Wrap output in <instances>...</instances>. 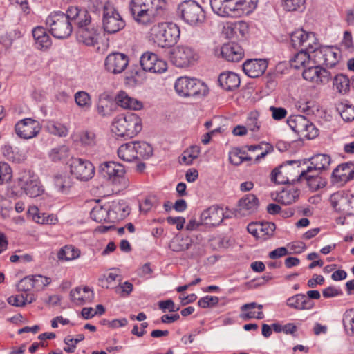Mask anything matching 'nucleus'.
Here are the masks:
<instances>
[{
  "mask_svg": "<svg viewBox=\"0 0 354 354\" xmlns=\"http://www.w3.org/2000/svg\"><path fill=\"white\" fill-rule=\"evenodd\" d=\"M166 6L165 0H131L129 10L137 23L147 26L164 15Z\"/></svg>",
  "mask_w": 354,
  "mask_h": 354,
  "instance_id": "obj_1",
  "label": "nucleus"
},
{
  "mask_svg": "<svg viewBox=\"0 0 354 354\" xmlns=\"http://www.w3.org/2000/svg\"><path fill=\"white\" fill-rule=\"evenodd\" d=\"M259 0H210L213 11L221 17L248 15L257 8Z\"/></svg>",
  "mask_w": 354,
  "mask_h": 354,
  "instance_id": "obj_2",
  "label": "nucleus"
},
{
  "mask_svg": "<svg viewBox=\"0 0 354 354\" xmlns=\"http://www.w3.org/2000/svg\"><path fill=\"white\" fill-rule=\"evenodd\" d=\"M150 38L158 46L169 48L177 43L180 38V28L172 22H161L150 29Z\"/></svg>",
  "mask_w": 354,
  "mask_h": 354,
  "instance_id": "obj_3",
  "label": "nucleus"
},
{
  "mask_svg": "<svg viewBox=\"0 0 354 354\" xmlns=\"http://www.w3.org/2000/svg\"><path fill=\"white\" fill-rule=\"evenodd\" d=\"M140 118L134 113L118 115L113 120L111 131L117 136L133 138L142 130Z\"/></svg>",
  "mask_w": 354,
  "mask_h": 354,
  "instance_id": "obj_4",
  "label": "nucleus"
},
{
  "mask_svg": "<svg viewBox=\"0 0 354 354\" xmlns=\"http://www.w3.org/2000/svg\"><path fill=\"white\" fill-rule=\"evenodd\" d=\"M174 88L178 95L183 97H202L209 91L207 86L203 82L187 76L178 78Z\"/></svg>",
  "mask_w": 354,
  "mask_h": 354,
  "instance_id": "obj_5",
  "label": "nucleus"
},
{
  "mask_svg": "<svg viewBox=\"0 0 354 354\" xmlns=\"http://www.w3.org/2000/svg\"><path fill=\"white\" fill-rule=\"evenodd\" d=\"M46 25L51 35L57 39L68 38L73 32L72 24L62 11L51 12L46 19Z\"/></svg>",
  "mask_w": 354,
  "mask_h": 354,
  "instance_id": "obj_6",
  "label": "nucleus"
},
{
  "mask_svg": "<svg viewBox=\"0 0 354 354\" xmlns=\"http://www.w3.org/2000/svg\"><path fill=\"white\" fill-rule=\"evenodd\" d=\"M100 169L113 185L118 187V190L129 187V181L123 165L115 161L104 162L100 165Z\"/></svg>",
  "mask_w": 354,
  "mask_h": 354,
  "instance_id": "obj_7",
  "label": "nucleus"
},
{
  "mask_svg": "<svg viewBox=\"0 0 354 354\" xmlns=\"http://www.w3.org/2000/svg\"><path fill=\"white\" fill-rule=\"evenodd\" d=\"M290 38L295 48L304 50L312 55L321 46L319 39L314 32H306L303 29H298L293 32Z\"/></svg>",
  "mask_w": 354,
  "mask_h": 354,
  "instance_id": "obj_8",
  "label": "nucleus"
},
{
  "mask_svg": "<svg viewBox=\"0 0 354 354\" xmlns=\"http://www.w3.org/2000/svg\"><path fill=\"white\" fill-rule=\"evenodd\" d=\"M178 12L181 18L190 25L201 24L205 19L203 9L195 1H183L178 7Z\"/></svg>",
  "mask_w": 354,
  "mask_h": 354,
  "instance_id": "obj_9",
  "label": "nucleus"
},
{
  "mask_svg": "<svg viewBox=\"0 0 354 354\" xmlns=\"http://www.w3.org/2000/svg\"><path fill=\"white\" fill-rule=\"evenodd\" d=\"M171 62L178 68H187L194 65L198 59L196 50L186 45L175 47L171 53Z\"/></svg>",
  "mask_w": 354,
  "mask_h": 354,
  "instance_id": "obj_10",
  "label": "nucleus"
},
{
  "mask_svg": "<svg viewBox=\"0 0 354 354\" xmlns=\"http://www.w3.org/2000/svg\"><path fill=\"white\" fill-rule=\"evenodd\" d=\"M102 23L104 31L110 34L115 33L125 26L124 21L109 2H106L103 7Z\"/></svg>",
  "mask_w": 354,
  "mask_h": 354,
  "instance_id": "obj_11",
  "label": "nucleus"
},
{
  "mask_svg": "<svg viewBox=\"0 0 354 354\" xmlns=\"http://www.w3.org/2000/svg\"><path fill=\"white\" fill-rule=\"evenodd\" d=\"M333 207L347 216L354 215V194L337 192L330 198Z\"/></svg>",
  "mask_w": 354,
  "mask_h": 354,
  "instance_id": "obj_12",
  "label": "nucleus"
},
{
  "mask_svg": "<svg viewBox=\"0 0 354 354\" xmlns=\"http://www.w3.org/2000/svg\"><path fill=\"white\" fill-rule=\"evenodd\" d=\"M312 57L313 64L333 68L339 62L340 55L337 48L321 46L315 53L313 54Z\"/></svg>",
  "mask_w": 354,
  "mask_h": 354,
  "instance_id": "obj_13",
  "label": "nucleus"
},
{
  "mask_svg": "<svg viewBox=\"0 0 354 354\" xmlns=\"http://www.w3.org/2000/svg\"><path fill=\"white\" fill-rule=\"evenodd\" d=\"M70 171L77 179L88 181L93 177L95 167L89 160L76 158L71 160Z\"/></svg>",
  "mask_w": 354,
  "mask_h": 354,
  "instance_id": "obj_14",
  "label": "nucleus"
},
{
  "mask_svg": "<svg viewBox=\"0 0 354 354\" xmlns=\"http://www.w3.org/2000/svg\"><path fill=\"white\" fill-rule=\"evenodd\" d=\"M287 124L294 132L302 134L308 138H313L317 136V129L303 115H297L289 117Z\"/></svg>",
  "mask_w": 354,
  "mask_h": 354,
  "instance_id": "obj_15",
  "label": "nucleus"
},
{
  "mask_svg": "<svg viewBox=\"0 0 354 354\" xmlns=\"http://www.w3.org/2000/svg\"><path fill=\"white\" fill-rule=\"evenodd\" d=\"M41 129L39 122L30 118L18 121L15 126V131L17 136L26 140L36 137Z\"/></svg>",
  "mask_w": 354,
  "mask_h": 354,
  "instance_id": "obj_16",
  "label": "nucleus"
},
{
  "mask_svg": "<svg viewBox=\"0 0 354 354\" xmlns=\"http://www.w3.org/2000/svg\"><path fill=\"white\" fill-rule=\"evenodd\" d=\"M140 63L142 68L147 72L162 73L167 69V62L151 52L143 53L140 57Z\"/></svg>",
  "mask_w": 354,
  "mask_h": 354,
  "instance_id": "obj_17",
  "label": "nucleus"
},
{
  "mask_svg": "<svg viewBox=\"0 0 354 354\" xmlns=\"http://www.w3.org/2000/svg\"><path fill=\"white\" fill-rule=\"evenodd\" d=\"M129 57L122 53H112L107 55L104 61L105 69L113 74L123 72L129 64Z\"/></svg>",
  "mask_w": 354,
  "mask_h": 354,
  "instance_id": "obj_18",
  "label": "nucleus"
},
{
  "mask_svg": "<svg viewBox=\"0 0 354 354\" xmlns=\"http://www.w3.org/2000/svg\"><path fill=\"white\" fill-rule=\"evenodd\" d=\"M100 35V27L92 23L77 31V40L87 46H94L98 44Z\"/></svg>",
  "mask_w": 354,
  "mask_h": 354,
  "instance_id": "obj_19",
  "label": "nucleus"
},
{
  "mask_svg": "<svg viewBox=\"0 0 354 354\" xmlns=\"http://www.w3.org/2000/svg\"><path fill=\"white\" fill-rule=\"evenodd\" d=\"M307 164L306 160H289L283 162L281 165L279 173L288 176L290 180L293 183L303 180V176H301L302 169H306L304 166Z\"/></svg>",
  "mask_w": 354,
  "mask_h": 354,
  "instance_id": "obj_20",
  "label": "nucleus"
},
{
  "mask_svg": "<svg viewBox=\"0 0 354 354\" xmlns=\"http://www.w3.org/2000/svg\"><path fill=\"white\" fill-rule=\"evenodd\" d=\"M300 189L294 185L290 184L281 191L272 194V198L284 205H289L295 203L299 197Z\"/></svg>",
  "mask_w": 354,
  "mask_h": 354,
  "instance_id": "obj_21",
  "label": "nucleus"
},
{
  "mask_svg": "<svg viewBox=\"0 0 354 354\" xmlns=\"http://www.w3.org/2000/svg\"><path fill=\"white\" fill-rule=\"evenodd\" d=\"M268 68V62L265 59H251L243 64L245 74L252 78L261 76Z\"/></svg>",
  "mask_w": 354,
  "mask_h": 354,
  "instance_id": "obj_22",
  "label": "nucleus"
},
{
  "mask_svg": "<svg viewBox=\"0 0 354 354\" xmlns=\"http://www.w3.org/2000/svg\"><path fill=\"white\" fill-rule=\"evenodd\" d=\"M335 183L344 185L354 178V163L349 162L339 165L332 173Z\"/></svg>",
  "mask_w": 354,
  "mask_h": 354,
  "instance_id": "obj_23",
  "label": "nucleus"
},
{
  "mask_svg": "<svg viewBox=\"0 0 354 354\" xmlns=\"http://www.w3.org/2000/svg\"><path fill=\"white\" fill-rule=\"evenodd\" d=\"M224 218L223 209L218 205H212L204 210L201 215V221L206 225L216 226Z\"/></svg>",
  "mask_w": 354,
  "mask_h": 354,
  "instance_id": "obj_24",
  "label": "nucleus"
},
{
  "mask_svg": "<svg viewBox=\"0 0 354 354\" xmlns=\"http://www.w3.org/2000/svg\"><path fill=\"white\" fill-rule=\"evenodd\" d=\"M259 206L258 198L253 194H248L239 201L237 211L241 215H249L257 212Z\"/></svg>",
  "mask_w": 354,
  "mask_h": 354,
  "instance_id": "obj_25",
  "label": "nucleus"
},
{
  "mask_svg": "<svg viewBox=\"0 0 354 354\" xmlns=\"http://www.w3.org/2000/svg\"><path fill=\"white\" fill-rule=\"evenodd\" d=\"M220 52L222 57L228 62H239L244 55L243 48L233 42L223 44Z\"/></svg>",
  "mask_w": 354,
  "mask_h": 354,
  "instance_id": "obj_26",
  "label": "nucleus"
},
{
  "mask_svg": "<svg viewBox=\"0 0 354 354\" xmlns=\"http://www.w3.org/2000/svg\"><path fill=\"white\" fill-rule=\"evenodd\" d=\"M110 207L111 223L125 218L130 213V208L123 200L114 201Z\"/></svg>",
  "mask_w": 354,
  "mask_h": 354,
  "instance_id": "obj_27",
  "label": "nucleus"
},
{
  "mask_svg": "<svg viewBox=\"0 0 354 354\" xmlns=\"http://www.w3.org/2000/svg\"><path fill=\"white\" fill-rule=\"evenodd\" d=\"M70 296L72 301L76 305H83L93 301L94 293L88 286L84 288L77 287L71 290Z\"/></svg>",
  "mask_w": 354,
  "mask_h": 354,
  "instance_id": "obj_28",
  "label": "nucleus"
},
{
  "mask_svg": "<svg viewBox=\"0 0 354 354\" xmlns=\"http://www.w3.org/2000/svg\"><path fill=\"white\" fill-rule=\"evenodd\" d=\"M32 33L38 49L46 50L50 48L52 45V40L44 27L37 26L34 28Z\"/></svg>",
  "mask_w": 354,
  "mask_h": 354,
  "instance_id": "obj_29",
  "label": "nucleus"
},
{
  "mask_svg": "<svg viewBox=\"0 0 354 354\" xmlns=\"http://www.w3.org/2000/svg\"><path fill=\"white\" fill-rule=\"evenodd\" d=\"M286 305L291 308L302 310L312 309L314 306V303L306 295L297 294L290 297L286 300Z\"/></svg>",
  "mask_w": 354,
  "mask_h": 354,
  "instance_id": "obj_30",
  "label": "nucleus"
},
{
  "mask_svg": "<svg viewBox=\"0 0 354 354\" xmlns=\"http://www.w3.org/2000/svg\"><path fill=\"white\" fill-rule=\"evenodd\" d=\"M117 104L126 109L140 110L143 107L141 101L130 97L125 91H120L115 97Z\"/></svg>",
  "mask_w": 354,
  "mask_h": 354,
  "instance_id": "obj_31",
  "label": "nucleus"
},
{
  "mask_svg": "<svg viewBox=\"0 0 354 354\" xmlns=\"http://www.w3.org/2000/svg\"><path fill=\"white\" fill-rule=\"evenodd\" d=\"M311 167H306L302 169V173L301 174L303 176V180H305L308 186L313 191H316L322 187H324L326 185V178L323 176H313L308 174L313 171Z\"/></svg>",
  "mask_w": 354,
  "mask_h": 354,
  "instance_id": "obj_32",
  "label": "nucleus"
},
{
  "mask_svg": "<svg viewBox=\"0 0 354 354\" xmlns=\"http://www.w3.org/2000/svg\"><path fill=\"white\" fill-rule=\"evenodd\" d=\"M218 81L220 86L226 91H232L238 88L241 82L239 75L230 71L222 73Z\"/></svg>",
  "mask_w": 354,
  "mask_h": 354,
  "instance_id": "obj_33",
  "label": "nucleus"
},
{
  "mask_svg": "<svg viewBox=\"0 0 354 354\" xmlns=\"http://www.w3.org/2000/svg\"><path fill=\"white\" fill-rule=\"evenodd\" d=\"M91 218L97 223H111L110 207L109 205L96 204L91 211Z\"/></svg>",
  "mask_w": 354,
  "mask_h": 354,
  "instance_id": "obj_34",
  "label": "nucleus"
},
{
  "mask_svg": "<svg viewBox=\"0 0 354 354\" xmlns=\"http://www.w3.org/2000/svg\"><path fill=\"white\" fill-rule=\"evenodd\" d=\"M331 158L330 156L326 154H317L310 159V165L306 167H311L313 171L327 170L330 165Z\"/></svg>",
  "mask_w": 354,
  "mask_h": 354,
  "instance_id": "obj_35",
  "label": "nucleus"
},
{
  "mask_svg": "<svg viewBox=\"0 0 354 354\" xmlns=\"http://www.w3.org/2000/svg\"><path fill=\"white\" fill-rule=\"evenodd\" d=\"M134 142L122 144L117 151L120 159L125 162H132L137 159Z\"/></svg>",
  "mask_w": 354,
  "mask_h": 354,
  "instance_id": "obj_36",
  "label": "nucleus"
},
{
  "mask_svg": "<svg viewBox=\"0 0 354 354\" xmlns=\"http://www.w3.org/2000/svg\"><path fill=\"white\" fill-rule=\"evenodd\" d=\"M311 62H313L312 55L304 51V50H299V51L290 59L291 66L296 69L305 68L307 65L310 64Z\"/></svg>",
  "mask_w": 354,
  "mask_h": 354,
  "instance_id": "obj_37",
  "label": "nucleus"
},
{
  "mask_svg": "<svg viewBox=\"0 0 354 354\" xmlns=\"http://www.w3.org/2000/svg\"><path fill=\"white\" fill-rule=\"evenodd\" d=\"M335 107L344 121L351 122L354 120V105L348 100H344L337 102Z\"/></svg>",
  "mask_w": 354,
  "mask_h": 354,
  "instance_id": "obj_38",
  "label": "nucleus"
},
{
  "mask_svg": "<svg viewBox=\"0 0 354 354\" xmlns=\"http://www.w3.org/2000/svg\"><path fill=\"white\" fill-rule=\"evenodd\" d=\"M252 158L248 156L245 150L234 147L229 152V160L231 164L238 166L244 161L251 160Z\"/></svg>",
  "mask_w": 354,
  "mask_h": 354,
  "instance_id": "obj_39",
  "label": "nucleus"
},
{
  "mask_svg": "<svg viewBox=\"0 0 354 354\" xmlns=\"http://www.w3.org/2000/svg\"><path fill=\"white\" fill-rule=\"evenodd\" d=\"M46 129L49 133L58 137H66L69 132L65 124L55 120L48 121Z\"/></svg>",
  "mask_w": 354,
  "mask_h": 354,
  "instance_id": "obj_40",
  "label": "nucleus"
},
{
  "mask_svg": "<svg viewBox=\"0 0 354 354\" xmlns=\"http://www.w3.org/2000/svg\"><path fill=\"white\" fill-rule=\"evenodd\" d=\"M333 88L339 93L346 94L350 90V80L346 75L338 74L333 81Z\"/></svg>",
  "mask_w": 354,
  "mask_h": 354,
  "instance_id": "obj_41",
  "label": "nucleus"
},
{
  "mask_svg": "<svg viewBox=\"0 0 354 354\" xmlns=\"http://www.w3.org/2000/svg\"><path fill=\"white\" fill-rule=\"evenodd\" d=\"M191 244L192 241L188 237L176 236L171 240L169 248L174 252H180L189 249Z\"/></svg>",
  "mask_w": 354,
  "mask_h": 354,
  "instance_id": "obj_42",
  "label": "nucleus"
},
{
  "mask_svg": "<svg viewBox=\"0 0 354 354\" xmlns=\"http://www.w3.org/2000/svg\"><path fill=\"white\" fill-rule=\"evenodd\" d=\"M74 100L78 107L84 111H88L92 104L91 95L86 91H80L75 93Z\"/></svg>",
  "mask_w": 354,
  "mask_h": 354,
  "instance_id": "obj_43",
  "label": "nucleus"
},
{
  "mask_svg": "<svg viewBox=\"0 0 354 354\" xmlns=\"http://www.w3.org/2000/svg\"><path fill=\"white\" fill-rule=\"evenodd\" d=\"M109 95L102 93L99 97V101L96 106L97 113L102 117H109L111 115V109L109 105Z\"/></svg>",
  "mask_w": 354,
  "mask_h": 354,
  "instance_id": "obj_44",
  "label": "nucleus"
},
{
  "mask_svg": "<svg viewBox=\"0 0 354 354\" xmlns=\"http://www.w3.org/2000/svg\"><path fill=\"white\" fill-rule=\"evenodd\" d=\"M80 251L73 245H66L58 252L57 257L62 261H71L80 257Z\"/></svg>",
  "mask_w": 354,
  "mask_h": 354,
  "instance_id": "obj_45",
  "label": "nucleus"
},
{
  "mask_svg": "<svg viewBox=\"0 0 354 354\" xmlns=\"http://www.w3.org/2000/svg\"><path fill=\"white\" fill-rule=\"evenodd\" d=\"M137 159H148L153 154L152 147L145 142H134Z\"/></svg>",
  "mask_w": 354,
  "mask_h": 354,
  "instance_id": "obj_46",
  "label": "nucleus"
},
{
  "mask_svg": "<svg viewBox=\"0 0 354 354\" xmlns=\"http://www.w3.org/2000/svg\"><path fill=\"white\" fill-rule=\"evenodd\" d=\"M276 226L274 223L261 222L260 230L259 232V240L263 241L271 238L274 235Z\"/></svg>",
  "mask_w": 354,
  "mask_h": 354,
  "instance_id": "obj_47",
  "label": "nucleus"
},
{
  "mask_svg": "<svg viewBox=\"0 0 354 354\" xmlns=\"http://www.w3.org/2000/svg\"><path fill=\"white\" fill-rule=\"evenodd\" d=\"M317 64L315 66V78L313 83L317 84H326L331 80L332 75L330 71Z\"/></svg>",
  "mask_w": 354,
  "mask_h": 354,
  "instance_id": "obj_48",
  "label": "nucleus"
},
{
  "mask_svg": "<svg viewBox=\"0 0 354 354\" xmlns=\"http://www.w3.org/2000/svg\"><path fill=\"white\" fill-rule=\"evenodd\" d=\"M37 177V175L30 170H22L20 171L18 178V185L21 189L24 190Z\"/></svg>",
  "mask_w": 354,
  "mask_h": 354,
  "instance_id": "obj_49",
  "label": "nucleus"
},
{
  "mask_svg": "<svg viewBox=\"0 0 354 354\" xmlns=\"http://www.w3.org/2000/svg\"><path fill=\"white\" fill-rule=\"evenodd\" d=\"M78 139L84 147H93L96 144V135L91 131L85 130L80 132Z\"/></svg>",
  "mask_w": 354,
  "mask_h": 354,
  "instance_id": "obj_50",
  "label": "nucleus"
},
{
  "mask_svg": "<svg viewBox=\"0 0 354 354\" xmlns=\"http://www.w3.org/2000/svg\"><path fill=\"white\" fill-rule=\"evenodd\" d=\"M55 186L62 193H66L72 186V181L68 176H56L55 177Z\"/></svg>",
  "mask_w": 354,
  "mask_h": 354,
  "instance_id": "obj_51",
  "label": "nucleus"
},
{
  "mask_svg": "<svg viewBox=\"0 0 354 354\" xmlns=\"http://www.w3.org/2000/svg\"><path fill=\"white\" fill-rule=\"evenodd\" d=\"M68 148L66 145H62L55 148H53L50 153L49 156L50 159L57 162L68 157Z\"/></svg>",
  "mask_w": 354,
  "mask_h": 354,
  "instance_id": "obj_52",
  "label": "nucleus"
},
{
  "mask_svg": "<svg viewBox=\"0 0 354 354\" xmlns=\"http://www.w3.org/2000/svg\"><path fill=\"white\" fill-rule=\"evenodd\" d=\"M243 307L244 304L240 308L241 313L239 315L240 318L243 320L246 321L254 318L262 319L264 318V314L262 311L255 312L252 310L254 308L244 309Z\"/></svg>",
  "mask_w": 354,
  "mask_h": 354,
  "instance_id": "obj_53",
  "label": "nucleus"
},
{
  "mask_svg": "<svg viewBox=\"0 0 354 354\" xmlns=\"http://www.w3.org/2000/svg\"><path fill=\"white\" fill-rule=\"evenodd\" d=\"M24 191L26 194L30 197H37L43 193L44 189H42L39 178L37 177L35 180H33L32 184L28 185Z\"/></svg>",
  "mask_w": 354,
  "mask_h": 354,
  "instance_id": "obj_54",
  "label": "nucleus"
},
{
  "mask_svg": "<svg viewBox=\"0 0 354 354\" xmlns=\"http://www.w3.org/2000/svg\"><path fill=\"white\" fill-rule=\"evenodd\" d=\"M259 113L257 111H251L248 116L246 124L248 128L252 131H258L261 127V122L259 121Z\"/></svg>",
  "mask_w": 354,
  "mask_h": 354,
  "instance_id": "obj_55",
  "label": "nucleus"
},
{
  "mask_svg": "<svg viewBox=\"0 0 354 354\" xmlns=\"http://www.w3.org/2000/svg\"><path fill=\"white\" fill-rule=\"evenodd\" d=\"M200 153V148L198 146H192L184 151L182 161L186 165H190L193 160L197 158Z\"/></svg>",
  "mask_w": 354,
  "mask_h": 354,
  "instance_id": "obj_56",
  "label": "nucleus"
},
{
  "mask_svg": "<svg viewBox=\"0 0 354 354\" xmlns=\"http://www.w3.org/2000/svg\"><path fill=\"white\" fill-rule=\"evenodd\" d=\"M12 177V169L4 162H0V184L8 183Z\"/></svg>",
  "mask_w": 354,
  "mask_h": 354,
  "instance_id": "obj_57",
  "label": "nucleus"
},
{
  "mask_svg": "<svg viewBox=\"0 0 354 354\" xmlns=\"http://www.w3.org/2000/svg\"><path fill=\"white\" fill-rule=\"evenodd\" d=\"M281 166L275 168L271 173V180L277 184H291L292 183L290 180V177L286 174H280Z\"/></svg>",
  "mask_w": 354,
  "mask_h": 354,
  "instance_id": "obj_58",
  "label": "nucleus"
},
{
  "mask_svg": "<svg viewBox=\"0 0 354 354\" xmlns=\"http://www.w3.org/2000/svg\"><path fill=\"white\" fill-rule=\"evenodd\" d=\"M84 13L85 9L80 8L78 6H71L67 8L66 12L64 13V15L68 18V21L72 24L75 19H77L78 15L85 17Z\"/></svg>",
  "mask_w": 354,
  "mask_h": 354,
  "instance_id": "obj_59",
  "label": "nucleus"
},
{
  "mask_svg": "<svg viewBox=\"0 0 354 354\" xmlns=\"http://www.w3.org/2000/svg\"><path fill=\"white\" fill-rule=\"evenodd\" d=\"M218 297L216 296L207 295L199 299L198 305L203 308H212L218 304Z\"/></svg>",
  "mask_w": 354,
  "mask_h": 354,
  "instance_id": "obj_60",
  "label": "nucleus"
},
{
  "mask_svg": "<svg viewBox=\"0 0 354 354\" xmlns=\"http://www.w3.org/2000/svg\"><path fill=\"white\" fill-rule=\"evenodd\" d=\"M305 0H283L284 9L289 12L296 11L304 7Z\"/></svg>",
  "mask_w": 354,
  "mask_h": 354,
  "instance_id": "obj_61",
  "label": "nucleus"
},
{
  "mask_svg": "<svg viewBox=\"0 0 354 354\" xmlns=\"http://www.w3.org/2000/svg\"><path fill=\"white\" fill-rule=\"evenodd\" d=\"M133 290V284L129 281H125L120 283L118 286L115 287V292L119 294L121 297H127Z\"/></svg>",
  "mask_w": 354,
  "mask_h": 354,
  "instance_id": "obj_62",
  "label": "nucleus"
},
{
  "mask_svg": "<svg viewBox=\"0 0 354 354\" xmlns=\"http://www.w3.org/2000/svg\"><path fill=\"white\" fill-rule=\"evenodd\" d=\"M84 14L85 17L83 16L80 17V15H78L77 19H75V20L73 21L77 26L78 29L84 28L92 24L91 15L86 10H85Z\"/></svg>",
  "mask_w": 354,
  "mask_h": 354,
  "instance_id": "obj_63",
  "label": "nucleus"
},
{
  "mask_svg": "<svg viewBox=\"0 0 354 354\" xmlns=\"http://www.w3.org/2000/svg\"><path fill=\"white\" fill-rule=\"evenodd\" d=\"M269 110L272 113V117L275 120H281L286 118L287 115V111L283 107H275L271 106Z\"/></svg>",
  "mask_w": 354,
  "mask_h": 354,
  "instance_id": "obj_64",
  "label": "nucleus"
}]
</instances>
